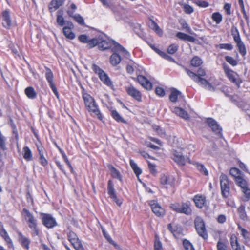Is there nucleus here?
I'll return each instance as SVG.
<instances>
[{"mask_svg":"<svg viewBox=\"0 0 250 250\" xmlns=\"http://www.w3.org/2000/svg\"><path fill=\"white\" fill-rule=\"evenodd\" d=\"M82 89V96L85 108L91 114L95 115L99 120H103V115L101 113L98 105L94 98L88 94L82 84H80Z\"/></svg>","mask_w":250,"mask_h":250,"instance_id":"1","label":"nucleus"},{"mask_svg":"<svg viewBox=\"0 0 250 250\" xmlns=\"http://www.w3.org/2000/svg\"><path fill=\"white\" fill-rule=\"evenodd\" d=\"M21 215L31 229L32 236H39L40 229L38 225V220L35 216L26 208H23Z\"/></svg>","mask_w":250,"mask_h":250,"instance_id":"2","label":"nucleus"},{"mask_svg":"<svg viewBox=\"0 0 250 250\" xmlns=\"http://www.w3.org/2000/svg\"><path fill=\"white\" fill-rule=\"evenodd\" d=\"M184 70L186 72L188 76L195 83H199L204 86H208L209 87H212L211 84L206 79L207 74L205 70L202 67H200L197 74L190 71L188 68L183 67Z\"/></svg>","mask_w":250,"mask_h":250,"instance_id":"3","label":"nucleus"},{"mask_svg":"<svg viewBox=\"0 0 250 250\" xmlns=\"http://www.w3.org/2000/svg\"><path fill=\"white\" fill-rule=\"evenodd\" d=\"M114 46L111 48L113 53L110 56V62L114 67L117 66L122 61L121 56L117 53H122L125 56L130 55L129 53L122 45L118 42L113 41Z\"/></svg>","mask_w":250,"mask_h":250,"instance_id":"4","label":"nucleus"},{"mask_svg":"<svg viewBox=\"0 0 250 250\" xmlns=\"http://www.w3.org/2000/svg\"><path fill=\"white\" fill-rule=\"evenodd\" d=\"M222 68L224 74L228 80L238 88H239L241 84L243 83V80L240 77L239 75L231 69L226 63L222 64Z\"/></svg>","mask_w":250,"mask_h":250,"instance_id":"5","label":"nucleus"},{"mask_svg":"<svg viewBox=\"0 0 250 250\" xmlns=\"http://www.w3.org/2000/svg\"><path fill=\"white\" fill-rule=\"evenodd\" d=\"M230 32L239 52L242 56H245L247 54V49L245 43L241 38L238 29L236 27L233 26L231 28Z\"/></svg>","mask_w":250,"mask_h":250,"instance_id":"6","label":"nucleus"},{"mask_svg":"<svg viewBox=\"0 0 250 250\" xmlns=\"http://www.w3.org/2000/svg\"><path fill=\"white\" fill-rule=\"evenodd\" d=\"M170 208L178 213L184 214L187 215L191 214L192 209L191 207V204L188 202H175L169 206Z\"/></svg>","mask_w":250,"mask_h":250,"instance_id":"7","label":"nucleus"},{"mask_svg":"<svg viewBox=\"0 0 250 250\" xmlns=\"http://www.w3.org/2000/svg\"><path fill=\"white\" fill-rule=\"evenodd\" d=\"M114 40H107L104 39L102 36H98L95 37V40L92 41L93 47L98 46V48L100 50L104 51L112 48Z\"/></svg>","mask_w":250,"mask_h":250,"instance_id":"8","label":"nucleus"},{"mask_svg":"<svg viewBox=\"0 0 250 250\" xmlns=\"http://www.w3.org/2000/svg\"><path fill=\"white\" fill-rule=\"evenodd\" d=\"M194 225L198 235L205 240H208V235L203 219L200 217H196L194 220Z\"/></svg>","mask_w":250,"mask_h":250,"instance_id":"9","label":"nucleus"},{"mask_svg":"<svg viewBox=\"0 0 250 250\" xmlns=\"http://www.w3.org/2000/svg\"><path fill=\"white\" fill-rule=\"evenodd\" d=\"M92 69L105 85L108 86H113L112 82L110 78L99 66L94 63L92 65Z\"/></svg>","mask_w":250,"mask_h":250,"instance_id":"10","label":"nucleus"},{"mask_svg":"<svg viewBox=\"0 0 250 250\" xmlns=\"http://www.w3.org/2000/svg\"><path fill=\"white\" fill-rule=\"evenodd\" d=\"M92 69L105 85L108 86H113L112 82L110 78L99 66L94 63L92 65Z\"/></svg>","mask_w":250,"mask_h":250,"instance_id":"11","label":"nucleus"},{"mask_svg":"<svg viewBox=\"0 0 250 250\" xmlns=\"http://www.w3.org/2000/svg\"><path fill=\"white\" fill-rule=\"evenodd\" d=\"M171 159L179 166H184L187 163L191 161L188 156L183 155L182 151L173 149L171 151Z\"/></svg>","mask_w":250,"mask_h":250,"instance_id":"12","label":"nucleus"},{"mask_svg":"<svg viewBox=\"0 0 250 250\" xmlns=\"http://www.w3.org/2000/svg\"><path fill=\"white\" fill-rule=\"evenodd\" d=\"M67 238L72 246L76 250H85L82 241L74 231L70 230L67 234Z\"/></svg>","mask_w":250,"mask_h":250,"instance_id":"13","label":"nucleus"},{"mask_svg":"<svg viewBox=\"0 0 250 250\" xmlns=\"http://www.w3.org/2000/svg\"><path fill=\"white\" fill-rule=\"evenodd\" d=\"M34 133L37 139L39 140V142L36 143L35 145L39 154V162L42 166L45 167L47 166L48 161L44 155V148L41 142L39 140L37 134L36 132Z\"/></svg>","mask_w":250,"mask_h":250,"instance_id":"14","label":"nucleus"},{"mask_svg":"<svg viewBox=\"0 0 250 250\" xmlns=\"http://www.w3.org/2000/svg\"><path fill=\"white\" fill-rule=\"evenodd\" d=\"M42 222L46 228L52 229L58 226V223L52 215L49 213H41Z\"/></svg>","mask_w":250,"mask_h":250,"instance_id":"15","label":"nucleus"},{"mask_svg":"<svg viewBox=\"0 0 250 250\" xmlns=\"http://www.w3.org/2000/svg\"><path fill=\"white\" fill-rule=\"evenodd\" d=\"M125 92L128 96L138 102L142 101V94L141 92L135 87L133 85L130 84L125 87Z\"/></svg>","mask_w":250,"mask_h":250,"instance_id":"16","label":"nucleus"},{"mask_svg":"<svg viewBox=\"0 0 250 250\" xmlns=\"http://www.w3.org/2000/svg\"><path fill=\"white\" fill-rule=\"evenodd\" d=\"M220 187L222 196L226 198L229 193L230 187L228 178L225 174H221L220 176Z\"/></svg>","mask_w":250,"mask_h":250,"instance_id":"17","label":"nucleus"},{"mask_svg":"<svg viewBox=\"0 0 250 250\" xmlns=\"http://www.w3.org/2000/svg\"><path fill=\"white\" fill-rule=\"evenodd\" d=\"M151 209L153 213L158 217H163L166 211L164 208L158 203L157 201L155 200H150L148 202Z\"/></svg>","mask_w":250,"mask_h":250,"instance_id":"18","label":"nucleus"},{"mask_svg":"<svg viewBox=\"0 0 250 250\" xmlns=\"http://www.w3.org/2000/svg\"><path fill=\"white\" fill-rule=\"evenodd\" d=\"M45 70L46 71L45 76V78L49 84L50 87L52 90L53 92L55 94V95L58 98L59 96V94L58 92L57 88L54 83V75L51 71V70L47 67H45Z\"/></svg>","mask_w":250,"mask_h":250,"instance_id":"19","label":"nucleus"},{"mask_svg":"<svg viewBox=\"0 0 250 250\" xmlns=\"http://www.w3.org/2000/svg\"><path fill=\"white\" fill-rule=\"evenodd\" d=\"M107 193L109 197L116 203L119 206H121L122 202L118 198L115 189L114 187V183L112 180H109L107 183Z\"/></svg>","mask_w":250,"mask_h":250,"instance_id":"20","label":"nucleus"},{"mask_svg":"<svg viewBox=\"0 0 250 250\" xmlns=\"http://www.w3.org/2000/svg\"><path fill=\"white\" fill-rule=\"evenodd\" d=\"M192 200L195 204V206L198 208L202 209L207 206L208 201L207 197L204 194H196L193 197Z\"/></svg>","mask_w":250,"mask_h":250,"instance_id":"21","label":"nucleus"},{"mask_svg":"<svg viewBox=\"0 0 250 250\" xmlns=\"http://www.w3.org/2000/svg\"><path fill=\"white\" fill-rule=\"evenodd\" d=\"M1 18L3 27L6 29H10L12 24L10 11L9 9H6L2 11Z\"/></svg>","mask_w":250,"mask_h":250,"instance_id":"22","label":"nucleus"},{"mask_svg":"<svg viewBox=\"0 0 250 250\" xmlns=\"http://www.w3.org/2000/svg\"><path fill=\"white\" fill-rule=\"evenodd\" d=\"M175 178L170 175L162 174L160 178V182L161 185L166 186L167 188L168 187L174 188L175 186Z\"/></svg>","mask_w":250,"mask_h":250,"instance_id":"23","label":"nucleus"},{"mask_svg":"<svg viewBox=\"0 0 250 250\" xmlns=\"http://www.w3.org/2000/svg\"><path fill=\"white\" fill-rule=\"evenodd\" d=\"M18 241L21 246L25 250H29L31 240L24 236L21 232H18Z\"/></svg>","mask_w":250,"mask_h":250,"instance_id":"24","label":"nucleus"},{"mask_svg":"<svg viewBox=\"0 0 250 250\" xmlns=\"http://www.w3.org/2000/svg\"><path fill=\"white\" fill-rule=\"evenodd\" d=\"M74 25L71 21H67L66 25L63 28V33L68 39L73 40L75 38L74 33L72 31Z\"/></svg>","mask_w":250,"mask_h":250,"instance_id":"25","label":"nucleus"},{"mask_svg":"<svg viewBox=\"0 0 250 250\" xmlns=\"http://www.w3.org/2000/svg\"><path fill=\"white\" fill-rule=\"evenodd\" d=\"M137 82L145 89L151 90L152 89V83L145 76L140 75L137 77Z\"/></svg>","mask_w":250,"mask_h":250,"instance_id":"26","label":"nucleus"},{"mask_svg":"<svg viewBox=\"0 0 250 250\" xmlns=\"http://www.w3.org/2000/svg\"><path fill=\"white\" fill-rule=\"evenodd\" d=\"M207 122L213 132L217 135L221 134L222 128L216 121L211 118H208L207 119Z\"/></svg>","mask_w":250,"mask_h":250,"instance_id":"27","label":"nucleus"},{"mask_svg":"<svg viewBox=\"0 0 250 250\" xmlns=\"http://www.w3.org/2000/svg\"><path fill=\"white\" fill-rule=\"evenodd\" d=\"M65 0H52L48 4L49 11L52 13L57 10L64 3Z\"/></svg>","mask_w":250,"mask_h":250,"instance_id":"28","label":"nucleus"},{"mask_svg":"<svg viewBox=\"0 0 250 250\" xmlns=\"http://www.w3.org/2000/svg\"><path fill=\"white\" fill-rule=\"evenodd\" d=\"M149 46L153 50H154L157 54H158L164 59L171 62H175V60L172 57L167 55L166 52L162 51L158 48L156 47L154 44H150Z\"/></svg>","mask_w":250,"mask_h":250,"instance_id":"29","label":"nucleus"},{"mask_svg":"<svg viewBox=\"0 0 250 250\" xmlns=\"http://www.w3.org/2000/svg\"><path fill=\"white\" fill-rule=\"evenodd\" d=\"M189 164L195 166L196 167L197 169L203 175L205 176L208 175V172L203 164H201L199 162H196L192 161H189Z\"/></svg>","mask_w":250,"mask_h":250,"instance_id":"30","label":"nucleus"},{"mask_svg":"<svg viewBox=\"0 0 250 250\" xmlns=\"http://www.w3.org/2000/svg\"><path fill=\"white\" fill-rule=\"evenodd\" d=\"M78 39L79 41L82 43H87V47L89 48H93V45L92 43V41L94 40H95V37L93 38L92 39H89L88 37L85 35L83 34L81 35L78 37Z\"/></svg>","mask_w":250,"mask_h":250,"instance_id":"31","label":"nucleus"},{"mask_svg":"<svg viewBox=\"0 0 250 250\" xmlns=\"http://www.w3.org/2000/svg\"><path fill=\"white\" fill-rule=\"evenodd\" d=\"M0 236H1L6 241L9 248L13 247V244L12 241L9 237L7 231L3 228H2V229L0 230Z\"/></svg>","mask_w":250,"mask_h":250,"instance_id":"32","label":"nucleus"},{"mask_svg":"<svg viewBox=\"0 0 250 250\" xmlns=\"http://www.w3.org/2000/svg\"><path fill=\"white\" fill-rule=\"evenodd\" d=\"M111 116L113 119L118 123H122L124 124H127L125 120L121 115L116 110L112 109H110Z\"/></svg>","mask_w":250,"mask_h":250,"instance_id":"33","label":"nucleus"},{"mask_svg":"<svg viewBox=\"0 0 250 250\" xmlns=\"http://www.w3.org/2000/svg\"><path fill=\"white\" fill-rule=\"evenodd\" d=\"M22 156L23 158L26 161H31L33 160L32 152L29 147L27 146H24L22 149Z\"/></svg>","mask_w":250,"mask_h":250,"instance_id":"34","label":"nucleus"},{"mask_svg":"<svg viewBox=\"0 0 250 250\" xmlns=\"http://www.w3.org/2000/svg\"><path fill=\"white\" fill-rule=\"evenodd\" d=\"M108 167L109 168L110 172L111 175L113 178H116L118 179L120 181H122V176L120 174V172L112 165H108Z\"/></svg>","mask_w":250,"mask_h":250,"instance_id":"35","label":"nucleus"},{"mask_svg":"<svg viewBox=\"0 0 250 250\" xmlns=\"http://www.w3.org/2000/svg\"><path fill=\"white\" fill-rule=\"evenodd\" d=\"M176 36L178 39L185 41H188L193 42L195 41V39L193 37L181 32H177L176 34Z\"/></svg>","mask_w":250,"mask_h":250,"instance_id":"36","label":"nucleus"},{"mask_svg":"<svg viewBox=\"0 0 250 250\" xmlns=\"http://www.w3.org/2000/svg\"><path fill=\"white\" fill-rule=\"evenodd\" d=\"M230 242L233 250H242L241 247L238 242L237 237L232 235L230 238Z\"/></svg>","mask_w":250,"mask_h":250,"instance_id":"37","label":"nucleus"},{"mask_svg":"<svg viewBox=\"0 0 250 250\" xmlns=\"http://www.w3.org/2000/svg\"><path fill=\"white\" fill-rule=\"evenodd\" d=\"M26 96L30 99H35L37 96V93L32 86H28L24 90Z\"/></svg>","mask_w":250,"mask_h":250,"instance_id":"38","label":"nucleus"},{"mask_svg":"<svg viewBox=\"0 0 250 250\" xmlns=\"http://www.w3.org/2000/svg\"><path fill=\"white\" fill-rule=\"evenodd\" d=\"M181 94V93L180 91L175 88H173L169 96V100L172 103L176 102L178 97L180 96Z\"/></svg>","mask_w":250,"mask_h":250,"instance_id":"39","label":"nucleus"},{"mask_svg":"<svg viewBox=\"0 0 250 250\" xmlns=\"http://www.w3.org/2000/svg\"><path fill=\"white\" fill-rule=\"evenodd\" d=\"M149 21L151 22L150 27L158 35L162 36L163 34V31L157 24V23L152 19H150Z\"/></svg>","mask_w":250,"mask_h":250,"instance_id":"40","label":"nucleus"},{"mask_svg":"<svg viewBox=\"0 0 250 250\" xmlns=\"http://www.w3.org/2000/svg\"><path fill=\"white\" fill-rule=\"evenodd\" d=\"M174 112L177 115L183 118L187 119L188 117V115L187 112L181 107H175L174 109Z\"/></svg>","mask_w":250,"mask_h":250,"instance_id":"41","label":"nucleus"},{"mask_svg":"<svg viewBox=\"0 0 250 250\" xmlns=\"http://www.w3.org/2000/svg\"><path fill=\"white\" fill-rule=\"evenodd\" d=\"M129 164L136 176H138L142 173L141 169L138 166L134 160L130 159Z\"/></svg>","mask_w":250,"mask_h":250,"instance_id":"42","label":"nucleus"},{"mask_svg":"<svg viewBox=\"0 0 250 250\" xmlns=\"http://www.w3.org/2000/svg\"><path fill=\"white\" fill-rule=\"evenodd\" d=\"M203 63L202 59L198 56H194L190 61V64L194 67L200 66Z\"/></svg>","mask_w":250,"mask_h":250,"instance_id":"43","label":"nucleus"},{"mask_svg":"<svg viewBox=\"0 0 250 250\" xmlns=\"http://www.w3.org/2000/svg\"><path fill=\"white\" fill-rule=\"evenodd\" d=\"M58 13L60 14V15L58 14L57 17V22L58 24L60 26H63L64 25H66V22L67 21L64 20V19L62 15V11L60 10Z\"/></svg>","mask_w":250,"mask_h":250,"instance_id":"44","label":"nucleus"},{"mask_svg":"<svg viewBox=\"0 0 250 250\" xmlns=\"http://www.w3.org/2000/svg\"><path fill=\"white\" fill-rule=\"evenodd\" d=\"M235 182L237 186L240 187L242 190L248 187L247 181L242 177H238L237 179H235Z\"/></svg>","mask_w":250,"mask_h":250,"instance_id":"45","label":"nucleus"},{"mask_svg":"<svg viewBox=\"0 0 250 250\" xmlns=\"http://www.w3.org/2000/svg\"><path fill=\"white\" fill-rule=\"evenodd\" d=\"M211 18L217 24H220L222 21V16L218 12L213 13Z\"/></svg>","mask_w":250,"mask_h":250,"instance_id":"46","label":"nucleus"},{"mask_svg":"<svg viewBox=\"0 0 250 250\" xmlns=\"http://www.w3.org/2000/svg\"><path fill=\"white\" fill-rule=\"evenodd\" d=\"M237 225L238 229L240 232L241 235L242 236V237L245 239L248 238L249 235V231L246 229L243 228L242 227V226L239 223H237Z\"/></svg>","mask_w":250,"mask_h":250,"instance_id":"47","label":"nucleus"},{"mask_svg":"<svg viewBox=\"0 0 250 250\" xmlns=\"http://www.w3.org/2000/svg\"><path fill=\"white\" fill-rule=\"evenodd\" d=\"M154 250H164L162 244L157 235L155 236Z\"/></svg>","mask_w":250,"mask_h":250,"instance_id":"48","label":"nucleus"},{"mask_svg":"<svg viewBox=\"0 0 250 250\" xmlns=\"http://www.w3.org/2000/svg\"><path fill=\"white\" fill-rule=\"evenodd\" d=\"M225 60L233 67L236 66L238 64L237 61L231 56L227 55L225 57Z\"/></svg>","mask_w":250,"mask_h":250,"instance_id":"49","label":"nucleus"},{"mask_svg":"<svg viewBox=\"0 0 250 250\" xmlns=\"http://www.w3.org/2000/svg\"><path fill=\"white\" fill-rule=\"evenodd\" d=\"M216 47H218L220 49H225L227 50H232L233 46L231 43H220L216 45Z\"/></svg>","mask_w":250,"mask_h":250,"instance_id":"50","label":"nucleus"},{"mask_svg":"<svg viewBox=\"0 0 250 250\" xmlns=\"http://www.w3.org/2000/svg\"><path fill=\"white\" fill-rule=\"evenodd\" d=\"M178 49V45L177 44L173 43L169 45L167 49V52L169 54H175Z\"/></svg>","mask_w":250,"mask_h":250,"instance_id":"51","label":"nucleus"},{"mask_svg":"<svg viewBox=\"0 0 250 250\" xmlns=\"http://www.w3.org/2000/svg\"><path fill=\"white\" fill-rule=\"evenodd\" d=\"M238 212L241 219L244 220L247 217L244 205H242L239 207L238 208Z\"/></svg>","mask_w":250,"mask_h":250,"instance_id":"52","label":"nucleus"},{"mask_svg":"<svg viewBox=\"0 0 250 250\" xmlns=\"http://www.w3.org/2000/svg\"><path fill=\"white\" fill-rule=\"evenodd\" d=\"M183 245L185 250H195L192 244L187 239L183 240Z\"/></svg>","mask_w":250,"mask_h":250,"instance_id":"53","label":"nucleus"},{"mask_svg":"<svg viewBox=\"0 0 250 250\" xmlns=\"http://www.w3.org/2000/svg\"><path fill=\"white\" fill-rule=\"evenodd\" d=\"M229 174L236 179L238 177H240V170L237 168L232 167L229 170Z\"/></svg>","mask_w":250,"mask_h":250,"instance_id":"54","label":"nucleus"},{"mask_svg":"<svg viewBox=\"0 0 250 250\" xmlns=\"http://www.w3.org/2000/svg\"><path fill=\"white\" fill-rule=\"evenodd\" d=\"M182 6L184 9V12L186 14H190L194 11L193 7L188 4H182Z\"/></svg>","mask_w":250,"mask_h":250,"instance_id":"55","label":"nucleus"},{"mask_svg":"<svg viewBox=\"0 0 250 250\" xmlns=\"http://www.w3.org/2000/svg\"><path fill=\"white\" fill-rule=\"evenodd\" d=\"M77 9V6L75 3H71L70 7L68 8V10L67 11V13L69 17H73L74 16V14L75 10Z\"/></svg>","mask_w":250,"mask_h":250,"instance_id":"56","label":"nucleus"},{"mask_svg":"<svg viewBox=\"0 0 250 250\" xmlns=\"http://www.w3.org/2000/svg\"><path fill=\"white\" fill-rule=\"evenodd\" d=\"M239 4L242 8V11L243 14L244 18L245 19L246 21L248 23L249 22V18L247 15L246 12L244 9V6L243 0H238Z\"/></svg>","mask_w":250,"mask_h":250,"instance_id":"57","label":"nucleus"},{"mask_svg":"<svg viewBox=\"0 0 250 250\" xmlns=\"http://www.w3.org/2000/svg\"><path fill=\"white\" fill-rule=\"evenodd\" d=\"M147 164L150 173L152 175H155L157 172L155 165L151 163L149 161L147 162Z\"/></svg>","mask_w":250,"mask_h":250,"instance_id":"58","label":"nucleus"},{"mask_svg":"<svg viewBox=\"0 0 250 250\" xmlns=\"http://www.w3.org/2000/svg\"><path fill=\"white\" fill-rule=\"evenodd\" d=\"M217 250H227V245L220 239L217 243Z\"/></svg>","mask_w":250,"mask_h":250,"instance_id":"59","label":"nucleus"},{"mask_svg":"<svg viewBox=\"0 0 250 250\" xmlns=\"http://www.w3.org/2000/svg\"><path fill=\"white\" fill-rule=\"evenodd\" d=\"M180 23L183 29L185 30L188 33L191 32V28L185 21H180Z\"/></svg>","mask_w":250,"mask_h":250,"instance_id":"60","label":"nucleus"},{"mask_svg":"<svg viewBox=\"0 0 250 250\" xmlns=\"http://www.w3.org/2000/svg\"><path fill=\"white\" fill-rule=\"evenodd\" d=\"M197 5L200 7L206 8L209 6V3L208 2L204 1V0H196L194 2Z\"/></svg>","mask_w":250,"mask_h":250,"instance_id":"61","label":"nucleus"},{"mask_svg":"<svg viewBox=\"0 0 250 250\" xmlns=\"http://www.w3.org/2000/svg\"><path fill=\"white\" fill-rule=\"evenodd\" d=\"M72 17L76 21H77L80 24L82 25L84 24V19L81 15H74L73 17Z\"/></svg>","mask_w":250,"mask_h":250,"instance_id":"62","label":"nucleus"},{"mask_svg":"<svg viewBox=\"0 0 250 250\" xmlns=\"http://www.w3.org/2000/svg\"><path fill=\"white\" fill-rule=\"evenodd\" d=\"M155 93L160 97H163L165 95V91L161 87H157L155 89Z\"/></svg>","mask_w":250,"mask_h":250,"instance_id":"63","label":"nucleus"},{"mask_svg":"<svg viewBox=\"0 0 250 250\" xmlns=\"http://www.w3.org/2000/svg\"><path fill=\"white\" fill-rule=\"evenodd\" d=\"M216 220L217 222L219 224H224L225 222H226L227 217L226 215L224 214H219L217 216Z\"/></svg>","mask_w":250,"mask_h":250,"instance_id":"64","label":"nucleus"}]
</instances>
